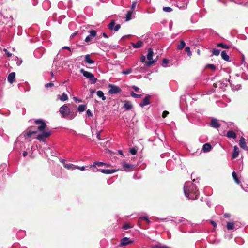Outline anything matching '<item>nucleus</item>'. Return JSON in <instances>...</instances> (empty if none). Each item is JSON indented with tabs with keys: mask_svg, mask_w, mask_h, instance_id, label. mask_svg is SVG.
<instances>
[{
	"mask_svg": "<svg viewBox=\"0 0 248 248\" xmlns=\"http://www.w3.org/2000/svg\"><path fill=\"white\" fill-rule=\"evenodd\" d=\"M233 180L235 183L245 191H247V190L243 187V183L244 182L241 176L237 174L235 171H233Z\"/></svg>",
	"mask_w": 248,
	"mask_h": 248,
	"instance_id": "5",
	"label": "nucleus"
},
{
	"mask_svg": "<svg viewBox=\"0 0 248 248\" xmlns=\"http://www.w3.org/2000/svg\"><path fill=\"white\" fill-rule=\"evenodd\" d=\"M3 51L7 57H10L12 56V53H10L6 48H4Z\"/></svg>",
	"mask_w": 248,
	"mask_h": 248,
	"instance_id": "51",
	"label": "nucleus"
},
{
	"mask_svg": "<svg viewBox=\"0 0 248 248\" xmlns=\"http://www.w3.org/2000/svg\"><path fill=\"white\" fill-rule=\"evenodd\" d=\"M227 229L228 230H231L232 229V222L227 223Z\"/></svg>",
	"mask_w": 248,
	"mask_h": 248,
	"instance_id": "47",
	"label": "nucleus"
},
{
	"mask_svg": "<svg viewBox=\"0 0 248 248\" xmlns=\"http://www.w3.org/2000/svg\"><path fill=\"white\" fill-rule=\"evenodd\" d=\"M134 241L131 240L129 238L125 237L122 239L120 245L121 246H125L133 243Z\"/></svg>",
	"mask_w": 248,
	"mask_h": 248,
	"instance_id": "11",
	"label": "nucleus"
},
{
	"mask_svg": "<svg viewBox=\"0 0 248 248\" xmlns=\"http://www.w3.org/2000/svg\"><path fill=\"white\" fill-rule=\"evenodd\" d=\"M7 170L6 164H2L0 166V184L4 181V179L6 175Z\"/></svg>",
	"mask_w": 248,
	"mask_h": 248,
	"instance_id": "7",
	"label": "nucleus"
},
{
	"mask_svg": "<svg viewBox=\"0 0 248 248\" xmlns=\"http://www.w3.org/2000/svg\"><path fill=\"white\" fill-rule=\"evenodd\" d=\"M86 114L88 117H92L93 116V114L90 109H88L86 111Z\"/></svg>",
	"mask_w": 248,
	"mask_h": 248,
	"instance_id": "59",
	"label": "nucleus"
},
{
	"mask_svg": "<svg viewBox=\"0 0 248 248\" xmlns=\"http://www.w3.org/2000/svg\"><path fill=\"white\" fill-rule=\"evenodd\" d=\"M90 35H88L85 39V41L87 43L90 42L92 40V37H94L96 35V31L92 30L89 31Z\"/></svg>",
	"mask_w": 248,
	"mask_h": 248,
	"instance_id": "13",
	"label": "nucleus"
},
{
	"mask_svg": "<svg viewBox=\"0 0 248 248\" xmlns=\"http://www.w3.org/2000/svg\"><path fill=\"white\" fill-rule=\"evenodd\" d=\"M206 68L211 69L212 71H215L216 69V66L214 64H208L205 66Z\"/></svg>",
	"mask_w": 248,
	"mask_h": 248,
	"instance_id": "43",
	"label": "nucleus"
},
{
	"mask_svg": "<svg viewBox=\"0 0 248 248\" xmlns=\"http://www.w3.org/2000/svg\"><path fill=\"white\" fill-rule=\"evenodd\" d=\"M33 152H32V147H30L29 146V147H28V149H27L26 151H24L22 154V155L24 156V157H25L27 155L29 154L30 155H32Z\"/></svg>",
	"mask_w": 248,
	"mask_h": 248,
	"instance_id": "27",
	"label": "nucleus"
},
{
	"mask_svg": "<svg viewBox=\"0 0 248 248\" xmlns=\"http://www.w3.org/2000/svg\"><path fill=\"white\" fill-rule=\"evenodd\" d=\"M131 95L135 98H140L141 97V94H138L134 93L133 92H131Z\"/></svg>",
	"mask_w": 248,
	"mask_h": 248,
	"instance_id": "41",
	"label": "nucleus"
},
{
	"mask_svg": "<svg viewBox=\"0 0 248 248\" xmlns=\"http://www.w3.org/2000/svg\"><path fill=\"white\" fill-rule=\"evenodd\" d=\"M150 98V96L149 95H147L142 100V101L140 103V106L141 107H143L146 105H149L150 104V102L149 99Z\"/></svg>",
	"mask_w": 248,
	"mask_h": 248,
	"instance_id": "15",
	"label": "nucleus"
},
{
	"mask_svg": "<svg viewBox=\"0 0 248 248\" xmlns=\"http://www.w3.org/2000/svg\"><path fill=\"white\" fill-rule=\"evenodd\" d=\"M73 99L77 103H79L81 102V100L78 99L76 97H74Z\"/></svg>",
	"mask_w": 248,
	"mask_h": 248,
	"instance_id": "64",
	"label": "nucleus"
},
{
	"mask_svg": "<svg viewBox=\"0 0 248 248\" xmlns=\"http://www.w3.org/2000/svg\"><path fill=\"white\" fill-rule=\"evenodd\" d=\"M241 56H242V59H241V64H243L245 62V56L244 55V54H241Z\"/></svg>",
	"mask_w": 248,
	"mask_h": 248,
	"instance_id": "62",
	"label": "nucleus"
},
{
	"mask_svg": "<svg viewBox=\"0 0 248 248\" xmlns=\"http://www.w3.org/2000/svg\"><path fill=\"white\" fill-rule=\"evenodd\" d=\"M76 169H78L81 170H85V166L78 167L77 166V168H76Z\"/></svg>",
	"mask_w": 248,
	"mask_h": 248,
	"instance_id": "61",
	"label": "nucleus"
},
{
	"mask_svg": "<svg viewBox=\"0 0 248 248\" xmlns=\"http://www.w3.org/2000/svg\"><path fill=\"white\" fill-rule=\"evenodd\" d=\"M242 134L240 131H239L238 128L233 125V140L236 138V135Z\"/></svg>",
	"mask_w": 248,
	"mask_h": 248,
	"instance_id": "29",
	"label": "nucleus"
},
{
	"mask_svg": "<svg viewBox=\"0 0 248 248\" xmlns=\"http://www.w3.org/2000/svg\"><path fill=\"white\" fill-rule=\"evenodd\" d=\"M64 168L68 170H75L77 168V166H76L73 164H64Z\"/></svg>",
	"mask_w": 248,
	"mask_h": 248,
	"instance_id": "30",
	"label": "nucleus"
},
{
	"mask_svg": "<svg viewBox=\"0 0 248 248\" xmlns=\"http://www.w3.org/2000/svg\"><path fill=\"white\" fill-rule=\"evenodd\" d=\"M16 73L15 72H12L10 73L8 76L7 80L10 83H13L15 79Z\"/></svg>",
	"mask_w": 248,
	"mask_h": 248,
	"instance_id": "19",
	"label": "nucleus"
},
{
	"mask_svg": "<svg viewBox=\"0 0 248 248\" xmlns=\"http://www.w3.org/2000/svg\"><path fill=\"white\" fill-rule=\"evenodd\" d=\"M211 127L218 129L221 126L220 124L219 123L218 120L216 118H212L209 123Z\"/></svg>",
	"mask_w": 248,
	"mask_h": 248,
	"instance_id": "9",
	"label": "nucleus"
},
{
	"mask_svg": "<svg viewBox=\"0 0 248 248\" xmlns=\"http://www.w3.org/2000/svg\"><path fill=\"white\" fill-rule=\"evenodd\" d=\"M85 62L89 64H93L94 63V61L91 59L89 54H87L85 56Z\"/></svg>",
	"mask_w": 248,
	"mask_h": 248,
	"instance_id": "23",
	"label": "nucleus"
},
{
	"mask_svg": "<svg viewBox=\"0 0 248 248\" xmlns=\"http://www.w3.org/2000/svg\"><path fill=\"white\" fill-rule=\"evenodd\" d=\"M185 51L186 52H187V55L189 56V57H191V56L192 55V52L190 50V48L189 46H186V48H185Z\"/></svg>",
	"mask_w": 248,
	"mask_h": 248,
	"instance_id": "42",
	"label": "nucleus"
},
{
	"mask_svg": "<svg viewBox=\"0 0 248 248\" xmlns=\"http://www.w3.org/2000/svg\"><path fill=\"white\" fill-rule=\"evenodd\" d=\"M220 53V50L214 48L212 50V54L216 56L219 55Z\"/></svg>",
	"mask_w": 248,
	"mask_h": 248,
	"instance_id": "45",
	"label": "nucleus"
},
{
	"mask_svg": "<svg viewBox=\"0 0 248 248\" xmlns=\"http://www.w3.org/2000/svg\"><path fill=\"white\" fill-rule=\"evenodd\" d=\"M132 89H133L134 90V91L136 92H138L139 91V88L135 86V85H133L132 87Z\"/></svg>",
	"mask_w": 248,
	"mask_h": 248,
	"instance_id": "63",
	"label": "nucleus"
},
{
	"mask_svg": "<svg viewBox=\"0 0 248 248\" xmlns=\"http://www.w3.org/2000/svg\"><path fill=\"white\" fill-rule=\"evenodd\" d=\"M131 45L133 46V47L135 48H139L142 47L143 45V43L141 41H139L137 43H134L133 42L131 43Z\"/></svg>",
	"mask_w": 248,
	"mask_h": 248,
	"instance_id": "20",
	"label": "nucleus"
},
{
	"mask_svg": "<svg viewBox=\"0 0 248 248\" xmlns=\"http://www.w3.org/2000/svg\"><path fill=\"white\" fill-rule=\"evenodd\" d=\"M228 82H229L230 84V86H232V83H231L230 79L227 80L226 79L223 80H220L218 82H217L215 83H214L213 87L215 88H218L221 90H224L225 88L227 86Z\"/></svg>",
	"mask_w": 248,
	"mask_h": 248,
	"instance_id": "4",
	"label": "nucleus"
},
{
	"mask_svg": "<svg viewBox=\"0 0 248 248\" xmlns=\"http://www.w3.org/2000/svg\"><path fill=\"white\" fill-rule=\"evenodd\" d=\"M239 146L245 150H248V147L247 146L246 143V140L242 136L241 137L239 140Z\"/></svg>",
	"mask_w": 248,
	"mask_h": 248,
	"instance_id": "14",
	"label": "nucleus"
},
{
	"mask_svg": "<svg viewBox=\"0 0 248 248\" xmlns=\"http://www.w3.org/2000/svg\"><path fill=\"white\" fill-rule=\"evenodd\" d=\"M170 221L174 222L176 224H179L181 222H183L186 221H188L186 219H185L184 218L182 217H179L177 218H175V219H171V220H170Z\"/></svg>",
	"mask_w": 248,
	"mask_h": 248,
	"instance_id": "24",
	"label": "nucleus"
},
{
	"mask_svg": "<svg viewBox=\"0 0 248 248\" xmlns=\"http://www.w3.org/2000/svg\"><path fill=\"white\" fill-rule=\"evenodd\" d=\"M35 123L38 125V130L41 132L36 137V139L40 141H44L46 138L49 137L51 132L50 130H45L46 127L45 122L41 119H38L35 121Z\"/></svg>",
	"mask_w": 248,
	"mask_h": 248,
	"instance_id": "2",
	"label": "nucleus"
},
{
	"mask_svg": "<svg viewBox=\"0 0 248 248\" xmlns=\"http://www.w3.org/2000/svg\"><path fill=\"white\" fill-rule=\"evenodd\" d=\"M154 54V52L153 49L151 48H149L148 49V54L147 55V59L149 60V61L146 62V65L149 67L151 66L152 64H153L155 62V60H153V56Z\"/></svg>",
	"mask_w": 248,
	"mask_h": 248,
	"instance_id": "6",
	"label": "nucleus"
},
{
	"mask_svg": "<svg viewBox=\"0 0 248 248\" xmlns=\"http://www.w3.org/2000/svg\"><path fill=\"white\" fill-rule=\"evenodd\" d=\"M37 133V131L35 130L29 131L26 133H22V134L20 135V137L23 136L25 138H27L31 137L33 135L36 134Z\"/></svg>",
	"mask_w": 248,
	"mask_h": 248,
	"instance_id": "16",
	"label": "nucleus"
},
{
	"mask_svg": "<svg viewBox=\"0 0 248 248\" xmlns=\"http://www.w3.org/2000/svg\"><path fill=\"white\" fill-rule=\"evenodd\" d=\"M16 60H17V62H16V64L18 65V66H19L21 65V64L22 63V60H21V59H19L18 57H16Z\"/></svg>",
	"mask_w": 248,
	"mask_h": 248,
	"instance_id": "54",
	"label": "nucleus"
},
{
	"mask_svg": "<svg viewBox=\"0 0 248 248\" xmlns=\"http://www.w3.org/2000/svg\"><path fill=\"white\" fill-rule=\"evenodd\" d=\"M108 27L109 30H114V31H117L120 29L121 25L119 24L115 25V21L114 20H112L108 25Z\"/></svg>",
	"mask_w": 248,
	"mask_h": 248,
	"instance_id": "10",
	"label": "nucleus"
},
{
	"mask_svg": "<svg viewBox=\"0 0 248 248\" xmlns=\"http://www.w3.org/2000/svg\"><path fill=\"white\" fill-rule=\"evenodd\" d=\"M63 52L62 50H60L59 51V53L54 59V62H56L58 59H63L65 56V55L64 54H63Z\"/></svg>",
	"mask_w": 248,
	"mask_h": 248,
	"instance_id": "22",
	"label": "nucleus"
},
{
	"mask_svg": "<svg viewBox=\"0 0 248 248\" xmlns=\"http://www.w3.org/2000/svg\"><path fill=\"white\" fill-rule=\"evenodd\" d=\"M42 50H43V49H41V48H38V49H37L35 50V51H34V55L35 56V57H37V58H39V57H41V56H37V53L38 52H39L40 51H42Z\"/></svg>",
	"mask_w": 248,
	"mask_h": 248,
	"instance_id": "53",
	"label": "nucleus"
},
{
	"mask_svg": "<svg viewBox=\"0 0 248 248\" xmlns=\"http://www.w3.org/2000/svg\"><path fill=\"white\" fill-rule=\"evenodd\" d=\"M133 106L131 103L128 101H126L124 102V108L127 110H130L132 108Z\"/></svg>",
	"mask_w": 248,
	"mask_h": 248,
	"instance_id": "26",
	"label": "nucleus"
},
{
	"mask_svg": "<svg viewBox=\"0 0 248 248\" xmlns=\"http://www.w3.org/2000/svg\"><path fill=\"white\" fill-rule=\"evenodd\" d=\"M136 5H137V2L136 1H133L132 2V5H131V11H133L136 6Z\"/></svg>",
	"mask_w": 248,
	"mask_h": 248,
	"instance_id": "55",
	"label": "nucleus"
},
{
	"mask_svg": "<svg viewBox=\"0 0 248 248\" xmlns=\"http://www.w3.org/2000/svg\"><path fill=\"white\" fill-rule=\"evenodd\" d=\"M106 165V163H103L102 162H94L93 165H91L90 166V168L92 170V171H93V170H96V169H97V168H96V166L100 167Z\"/></svg>",
	"mask_w": 248,
	"mask_h": 248,
	"instance_id": "17",
	"label": "nucleus"
},
{
	"mask_svg": "<svg viewBox=\"0 0 248 248\" xmlns=\"http://www.w3.org/2000/svg\"><path fill=\"white\" fill-rule=\"evenodd\" d=\"M148 219V217L147 216L140 217L139 219V221L140 222L141 220H145L146 221Z\"/></svg>",
	"mask_w": 248,
	"mask_h": 248,
	"instance_id": "57",
	"label": "nucleus"
},
{
	"mask_svg": "<svg viewBox=\"0 0 248 248\" xmlns=\"http://www.w3.org/2000/svg\"><path fill=\"white\" fill-rule=\"evenodd\" d=\"M134 165L132 164H128L126 163H124L123 164V168L125 170L128 171L129 170L132 169Z\"/></svg>",
	"mask_w": 248,
	"mask_h": 248,
	"instance_id": "28",
	"label": "nucleus"
},
{
	"mask_svg": "<svg viewBox=\"0 0 248 248\" xmlns=\"http://www.w3.org/2000/svg\"><path fill=\"white\" fill-rule=\"evenodd\" d=\"M86 107V106L85 105H80L78 108V110L79 112H83L85 110Z\"/></svg>",
	"mask_w": 248,
	"mask_h": 248,
	"instance_id": "38",
	"label": "nucleus"
},
{
	"mask_svg": "<svg viewBox=\"0 0 248 248\" xmlns=\"http://www.w3.org/2000/svg\"><path fill=\"white\" fill-rule=\"evenodd\" d=\"M242 224L239 222H233V230L239 228L241 226Z\"/></svg>",
	"mask_w": 248,
	"mask_h": 248,
	"instance_id": "40",
	"label": "nucleus"
},
{
	"mask_svg": "<svg viewBox=\"0 0 248 248\" xmlns=\"http://www.w3.org/2000/svg\"><path fill=\"white\" fill-rule=\"evenodd\" d=\"M217 47H221V48H229V47L228 45L224 44V43H217Z\"/></svg>",
	"mask_w": 248,
	"mask_h": 248,
	"instance_id": "39",
	"label": "nucleus"
},
{
	"mask_svg": "<svg viewBox=\"0 0 248 248\" xmlns=\"http://www.w3.org/2000/svg\"><path fill=\"white\" fill-rule=\"evenodd\" d=\"M186 46V43L184 41L181 40L180 41V44L178 45L177 48L178 50H182Z\"/></svg>",
	"mask_w": 248,
	"mask_h": 248,
	"instance_id": "33",
	"label": "nucleus"
},
{
	"mask_svg": "<svg viewBox=\"0 0 248 248\" xmlns=\"http://www.w3.org/2000/svg\"><path fill=\"white\" fill-rule=\"evenodd\" d=\"M222 58L226 61H230V57L229 55L225 52V51H223L221 53Z\"/></svg>",
	"mask_w": 248,
	"mask_h": 248,
	"instance_id": "31",
	"label": "nucleus"
},
{
	"mask_svg": "<svg viewBox=\"0 0 248 248\" xmlns=\"http://www.w3.org/2000/svg\"><path fill=\"white\" fill-rule=\"evenodd\" d=\"M59 112L62 115L63 118L69 119H73L77 115V113L70 115V109L66 104H64L60 107Z\"/></svg>",
	"mask_w": 248,
	"mask_h": 248,
	"instance_id": "3",
	"label": "nucleus"
},
{
	"mask_svg": "<svg viewBox=\"0 0 248 248\" xmlns=\"http://www.w3.org/2000/svg\"><path fill=\"white\" fill-rule=\"evenodd\" d=\"M89 79H90L91 84L95 83L97 80V78L94 77V76L93 74H92L91 77H90V78H89Z\"/></svg>",
	"mask_w": 248,
	"mask_h": 248,
	"instance_id": "35",
	"label": "nucleus"
},
{
	"mask_svg": "<svg viewBox=\"0 0 248 248\" xmlns=\"http://www.w3.org/2000/svg\"><path fill=\"white\" fill-rule=\"evenodd\" d=\"M96 94L99 97L102 98V100H106V97L104 96V94L102 91H98Z\"/></svg>",
	"mask_w": 248,
	"mask_h": 248,
	"instance_id": "34",
	"label": "nucleus"
},
{
	"mask_svg": "<svg viewBox=\"0 0 248 248\" xmlns=\"http://www.w3.org/2000/svg\"><path fill=\"white\" fill-rule=\"evenodd\" d=\"M137 150L136 148H130V153L132 155H136L137 154Z\"/></svg>",
	"mask_w": 248,
	"mask_h": 248,
	"instance_id": "49",
	"label": "nucleus"
},
{
	"mask_svg": "<svg viewBox=\"0 0 248 248\" xmlns=\"http://www.w3.org/2000/svg\"><path fill=\"white\" fill-rule=\"evenodd\" d=\"M163 10L165 12L170 13L172 11V9L170 7H164Z\"/></svg>",
	"mask_w": 248,
	"mask_h": 248,
	"instance_id": "46",
	"label": "nucleus"
},
{
	"mask_svg": "<svg viewBox=\"0 0 248 248\" xmlns=\"http://www.w3.org/2000/svg\"><path fill=\"white\" fill-rule=\"evenodd\" d=\"M53 86H54V84L53 83H52V82L46 83L45 85L46 88H48V87H52Z\"/></svg>",
	"mask_w": 248,
	"mask_h": 248,
	"instance_id": "58",
	"label": "nucleus"
},
{
	"mask_svg": "<svg viewBox=\"0 0 248 248\" xmlns=\"http://www.w3.org/2000/svg\"><path fill=\"white\" fill-rule=\"evenodd\" d=\"M235 3L248 7V0H233Z\"/></svg>",
	"mask_w": 248,
	"mask_h": 248,
	"instance_id": "21",
	"label": "nucleus"
},
{
	"mask_svg": "<svg viewBox=\"0 0 248 248\" xmlns=\"http://www.w3.org/2000/svg\"><path fill=\"white\" fill-rule=\"evenodd\" d=\"M93 172L100 171L102 173L109 174H112L116 171L115 170L112 169H96V170H93Z\"/></svg>",
	"mask_w": 248,
	"mask_h": 248,
	"instance_id": "12",
	"label": "nucleus"
},
{
	"mask_svg": "<svg viewBox=\"0 0 248 248\" xmlns=\"http://www.w3.org/2000/svg\"><path fill=\"white\" fill-rule=\"evenodd\" d=\"M133 11L129 10L127 11L126 14V21H129L131 19V16Z\"/></svg>",
	"mask_w": 248,
	"mask_h": 248,
	"instance_id": "36",
	"label": "nucleus"
},
{
	"mask_svg": "<svg viewBox=\"0 0 248 248\" xmlns=\"http://www.w3.org/2000/svg\"><path fill=\"white\" fill-rule=\"evenodd\" d=\"M212 146L210 143H207L204 144L202 148V151L204 153L209 152L212 149Z\"/></svg>",
	"mask_w": 248,
	"mask_h": 248,
	"instance_id": "18",
	"label": "nucleus"
},
{
	"mask_svg": "<svg viewBox=\"0 0 248 248\" xmlns=\"http://www.w3.org/2000/svg\"><path fill=\"white\" fill-rule=\"evenodd\" d=\"M68 99V96L65 93H62V94L60 97V99L62 101H63V102L67 100Z\"/></svg>",
	"mask_w": 248,
	"mask_h": 248,
	"instance_id": "37",
	"label": "nucleus"
},
{
	"mask_svg": "<svg viewBox=\"0 0 248 248\" xmlns=\"http://www.w3.org/2000/svg\"><path fill=\"white\" fill-rule=\"evenodd\" d=\"M132 71V70L131 68H129L128 69H126L125 70H123L122 72V74L124 75H127L130 74Z\"/></svg>",
	"mask_w": 248,
	"mask_h": 248,
	"instance_id": "44",
	"label": "nucleus"
},
{
	"mask_svg": "<svg viewBox=\"0 0 248 248\" xmlns=\"http://www.w3.org/2000/svg\"><path fill=\"white\" fill-rule=\"evenodd\" d=\"M225 238L228 240H230L232 237V234L231 233L229 234L226 232L225 234Z\"/></svg>",
	"mask_w": 248,
	"mask_h": 248,
	"instance_id": "50",
	"label": "nucleus"
},
{
	"mask_svg": "<svg viewBox=\"0 0 248 248\" xmlns=\"http://www.w3.org/2000/svg\"><path fill=\"white\" fill-rule=\"evenodd\" d=\"M108 87L109 88L108 93L110 94H117L122 91L121 89L119 87L114 84H110Z\"/></svg>",
	"mask_w": 248,
	"mask_h": 248,
	"instance_id": "8",
	"label": "nucleus"
},
{
	"mask_svg": "<svg viewBox=\"0 0 248 248\" xmlns=\"http://www.w3.org/2000/svg\"><path fill=\"white\" fill-rule=\"evenodd\" d=\"M239 150L237 146H233V158L237 157L239 155Z\"/></svg>",
	"mask_w": 248,
	"mask_h": 248,
	"instance_id": "32",
	"label": "nucleus"
},
{
	"mask_svg": "<svg viewBox=\"0 0 248 248\" xmlns=\"http://www.w3.org/2000/svg\"><path fill=\"white\" fill-rule=\"evenodd\" d=\"M169 114V112L167 111H164L162 113V117L165 118Z\"/></svg>",
	"mask_w": 248,
	"mask_h": 248,
	"instance_id": "60",
	"label": "nucleus"
},
{
	"mask_svg": "<svg viewBox=\"0 0 248 248\" xmlns=\"http://www.w3.org/2000/svg\"><path fill=\"white\" fill-rule=\"evenodd\" d=\"M184 192L185 196L191 200L197 199L199 195L196 186L190 181H187L185 183Z\"/></svg>",
	"mask_w": 248,
	"mask_h": 248,
	"instance_id": "1",
	"label": "nucleus"
},
{
	"mask_svg": "<svg viewBox=\"0 0 248 248\" xmlns=\"http://www.w3.org/2000/svg\"><path fill=\"white\" fill-rule=\"evenodd\" d=\"M226 136L229 138H232V130H229L227 133Z\"/></svg>",
	"mask_w": 248,
	"mask_h": 248,
	"instance_id": "48",
	"label": "nucleus"
},
{
	"mask_svg": "<svg viewBox=\"0 0 248 248\" xmlns=\"http://www.w3.org/2000/svg\"><path fill=\"white\" fill-rule=\"evenodd\" d=\"M80 72L81 73H82L84 77H86L87 78H90L91 77V75H92V73L89 72L88 71H85L83 69H81L80 70Z\"/></svg>",
	"mask_w": 248,
	"mask_h": 248,
	"instance_id": "25",
	"label": "nucleus"
},
{
	"mask_svg": "<svg viewBox=\"0 0 248 248\" xmlns=\"http://www.w3.org/2000/svg\"><path fill=\"white\" fill-rule=\"evenodd\" d=\"M168 63V60L167 59H163L162 61V65L163 67H166L165 65Z\"/></svg>",
	"mask_w": 248,
	"mask_h": 248,
	"instance_id": "56",
	"label": "nucleus"
},
{
	"mask_svg": "<svg viewBox=\"0 0 248 248\" xmlns=\"http://www.w3.org/2000/svg\"><path fill=\"white\" fill-rule=\"evenodd\" d=\"M131 228V226L129 224H125L124 225L123 227V229L124 230H127V229H128L129 228Z\"/></svg>",
	"mask_w": 248,
	"mask_h": 248,
	"instance_id": "52",
	"label": "nucleus"
}]
</instances>
